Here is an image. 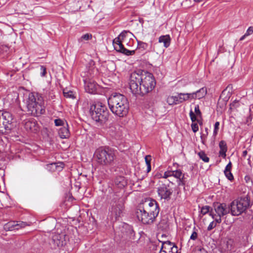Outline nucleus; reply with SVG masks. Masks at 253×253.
Listing matches in <instances>:
<instances>
[{
	"instance_id": "f257e3e1",
	"label": "nucleus",
	"mask_w": 253,
	"mask_h": 253,
	"mask_svg": "<svg viewBox=\"0 0 253 253\" xmlns=\"http://www.w3.org/2000/svg\"><path fill=\"white\" fill-rule=\"evenodd\" d=\"M129 85L133 95L143 96L153 90L156 85V81L152 74L139 71L131 74Z\"/></svg>"
},
{
	"instance_id": "f03ea898",
	"label": "nucleus",
	"mask_w": 253,
	"mask_h": 253,
	"mask_svg": "<svg viewBox=\"0 0 253 253\" xmlns=\"http://www.w3.org/2000/svg\"><path fill=\"white\" fill-rule=\"evenodd\" d=\"M112 112L119 117L126 116L128 112L129 103L127 98L120 93H114L108 99Z\"/></svg>"
},
{
	"instance_id": "7ed1b4c3",
	"label": "nucleus",
	"mask_w": 253,
	"mask_h": 253,
	"mask_svg": "<svg viewBox=\"0 0 253 253\" xmlns=\"http://www.w3.org/2000/svg\"><path fill=\"white\" fill-rule=\"evenodd\" d=\"M26 103L28 111L33 116H39L45 112L43 98L38 93H30Z\"/></svg>"
},
{
	"instance_id": "20e7f679",
	"label": "nucleus",
	"mask_w": 253,
	"mask_h": 253,
	"mask_svg": "<svg viewBox=\"0 0 253 253\" xmlns=\"http://www.w3.org/2000/svg\"><path fill=\"white\" fill-rule=\"evenodd\" d=\"M93 158L98 165L109 166L113 164L116 158V153L109 147H100L95 151Z\"/></svg>"
},
{
	"instance_id": "39448f33",
	"label": "nucleus",
	"mask_w": 253,
	"mask_h": 253,
	"mask_svg": "<svg viewBox=\"0 0 253 253\" xmlns=\"http://www.w3.org/2000/svg\"><path fill=\"white\" fill-rule=\"evenodd\" d=\"M91 118L100 124H104L109 118V112L105 105L101 103L92 104L89 109Z\"/></svg>"
},
{
	"instance_id": "423d86ee",
	"label": "nucleus",
	"mask_w": 253,
	"mask_h": 253,
	"mask_svg": "<svg viewBox=\"0 0 253 253\" xmlns=\"http://www.w3.org/2000/svg\"><path fill=\"white\" fill-rule=\"evenodd\" d=\"M250 206V199L247 196L238 198L229 205L230 213L233 216H239L247 211Z\"/></svg>"
},
{
	"instance_id": "0eeeda50",
	"label": "nucleus",
	"mask_w": 253,
	"mask_h": 253,
	"mask_svg": "<svg viewBox=\"0 0 253 253\" xmlns=\"http://www.w3.org/2000/svg\"><path fill=\"white\" fill-rule=\"evenodd\" d=\"M230 213L229 205L225 203L214 202L211 209L210 215L216 223H220L221 218Z\"/></svg>"
},
{
	"instance_id": "6e6552de",
	"label": "nucleus",
	"mask_w": 253,
	"mask_h": 253,
	"mask_svg": "<svg viewBox=\"0 0 253 253\" xmlns=\"http://www.w3.org/2000/svg\"><path fill=\"white\" fill-rule=\"evenodd\" d=\"M124 205L120 195H115L111 202L109 211L112 220H117L123 213Z\"/></svg>"
},
{
	"instance_id": "1a4fd4ad",
	"label": "nucleus",
	"mask_w": 253,
	"mask_h": 253,
	"mask_svg": "<svg viewBox=\"0 0 253 253\" xmlns=\"http://www.w3.org/2000/svg\"><path fill=\"white\" fill-rule=\"evenodd\" d=\"M136 215L139 221L145 224L152 223L155 220L154 216L150 214L140 205L136 211Z\"/></svg>"
},
{
	"instance_id": "9d476101",
	"label": "nucleus",
	"mask_w": 253,
	"mask_h": 253,
	"mask_svg": "<svg viewBox=\"0 0 253 253\" xmlns=\"http://www.w3.org/2000/svg\"><path fill=\"white\" fill-rule=\"evenodd\" d=\"M141 207L155 218L158 215L160 209L157 202L155 200L151 199L146 200Z\"/></svg>"
},
{
	"instance_id": "9b49d317",
	"label": "nucleus",
	"mask_w": 253,
	"mask_h": 253,
	"mask_svg": "<svg viewBox=\"0 0 253 253\" xmlns=\"http://www.w3.org/2000/svg\"><path fill=\"white\" fill-rule=\"evenodd\" d=\"M2 125L4 132H8L13 127L12 115L9 112L1 111Z\"/></svg>"
},
{
	"instance_id": "f8f14e48",
	"label": "nucleus",
	"mask_w": 253,
	"mask_h": 253,
	"mask_svg": "<svg viewBox=\"0 0 253 253\" xmlns=\"http://www.w3.org/2000/svg\"><path fill=\"white\" fill-rule=\"evenodd\" d=\"M65 235L63 233H54L52 235L49 244L52 249L61 247L66 244Z\"/></svg>"
},
{
	"instance_id": "ddd939ff",
	"label": "nucleus",
	"mask_w": 253,
	"mask_h": 253,
	"mask_svg": "<svg viewBox=\"0 0 253 253\" xmlns=\"http://www.w3.org/2000/svg\"><path fill=\"white\" fill-rule=\"evenodd\" d=\"M157 191L158 195L161 199H164L167 200H168L170 198V196L172 193V189L169 188V186H167L165 184L161 185L158 188Z\"/></svg>"
},
{
	"instance_id": "4468645a",
	"label": "nucleus",
	"mask_w": 253,
	"mask_h": 253,
	"mask_svg": "<svg viewBox=\"0 0 253 253\" xmlns=\"http://www.w3.org/2000/svg\"><path fill=\"white\" fill-rule=\"evenodd\" d=\"M27 225V223L23 221H11L5 224L3 228L6 231H12L18 230L21 228L25 227Z\"/></svg>"
},
{
	"instance_id": "2eb2a0df",
	"label": "nucleus",
	"mask_w": 253,
	"mask_h": 253,
	"mask_svg": "<svg viewBox=\"0 0 253 253\" xmlns=\"http://www.w3.org/2000/svg\"><path fill=\"white\" fill-rule=\"evenodd\" d=\"M84 89L86 92L90 94H95L99 85L97 83L91 79L84 80Z\"/></svg>"
},
{
	"instance_id": "dca6fc26",
	"label": "nucleus",
	"mask_w": 253,
	"mask_h": 253,
	"mask_svg": "<svg viewBox=\"0 0 253 253\" xmlns=\"http://www.w3.org/2000/svg\"><path fill=\"white\" fill-rule=\"evenodd\" d=\"M24 127L28 131L36 133L39 130V126L34 119L26 120L24 123Z\"/></svg>"
},
{
	"instance_id": "f3484780",
	"label": "nucleus",
	"mask_w": 253,
	"mask_h": 253,
	"mask_svg": "<svg viewBox=\"0 0 253 253\" xmlns=\"http://www.w3.org/2000/svg\"><path fill=\"white\" fill-rule=\"evenodd\" d=\"M108 132L112 137L116 139L120 137L122 134L120 126L117 124L111 125L109 128Z\"/></svg>"
},
{
	"instance_id": "a211bd4d",
	"label": "nucleus",
	"mask_w": 253,
	"mask_h": 253,
	"mask_svg": "<svg viewBox=\"0 0 253 253\" xmlns=\"http://www.w3.org/2000/svg\"><path fill=\"white\" fill-rule=\"evenodd\" d=\"M86 68L87 69V73L91 78L94 77L98 73V70L95 67V62L92 60L89 61L87 65Z\"/></svg>"
},
{
	"instance_id": "6ab92c4d",
	"label": "nucleus",
	"mask_w": 253,
	"mask_h": 253,
	"mask_svg": "<svg viewBox=\"0 0 253 253\" xmlns=\"http://www.w3.org/2000/svg\"><path fill=\"white\" fill-rule=\"evenodd\" d=\"M58 134L61 138L64 139L69 137L70 133L67 123H66L65 125L59 129Z\"/></svg>"
},
{
	"instance_id": "aec40b11",
	"label": "nucleus",
	"mask_w": 253,
	"mask_h": 253,
	"mask_svg": "<svg viewBox=\"0 0 253 253\" xmlns=\"http://www.w3.org/2000/svg\"><path fill=\"white\" fill-rule=\"evenodd\" d=\"M114 183L115 186L120 189L124 188L127 184L125 178L122 176L116 177L114 180Z\"/></svg>"
},
{
	"instance_id": "412c9836",
	"label": "nucleus",
	"mask_w": 253,
	"mask_h": 253,
	"mask_svg": "<svg viewBox=\"0 0 253 253\" xmlns=\"http://www.w3.org/2000/svg\"><path fill=\"white\" fill-rule=\"evenodd\" d=\"M206 87H202L196 92L192 93V99H200L203 98L207 94Z\"/></svg>"
},
{
	"instance_id": "4be33fe9",
	"label": "nucleus",
	"mask_w": 253,
	"mask_h": 253,
	"mask_svg": "<svg viewBox=\"0 0 253 253\" xmlns=\"http://www.w3.org/2000/svg\"><path fill=\"white\" fill-rule=\"evenodd\" d=\"M63 167V163H51L46 165V169L51 171H54L55 170L60 171Z\"/></svg>"
},
{
	"instance_id": "5701e85b",
	"label": "nucleus",
	"mask_w": 253,
	"mask_h": 253,
	"mask_svg": "<svg viewBox=\"0 0 253 253\" xmlns=\"http://www.w3.org/2000/svg\"><path fill=\"white\" fill-rule=\"evenodd\" d=\"M159 42L163 43L165 47H168L170 43V38L169 35L161 36L159 38Z\"/></svg>"
},
{
	"instance_id": "b1692460",
	"label": "nucleus",
	"mask_w": 253,
	"mask_h": 253,
	"mask_svg": "<svg viewBox=\"0 0 253 253\" xmlns=\"http://www.w3.org/2000/svg\"><path fill=\"white\" fill-rule=\"evenodd\" d=\"M166 246H169L171 253H175L177 252V247L170 241H168L163 242L162 244V249H166Z\"/></svg>"
},
{
	"instance_id": "393cba45",
	"label": "nucleus",
	"mask_w": 253,
	"mask_h": 253,
	"mask_svg": "<svg viewBox=\"0 0 253 253\" xmlns=\"http://www.w3.org/2000/svg\"><path fill=\"white\" fill-rule=\"evenodd\" d=\"M179 100L180 102H183L184 101L188 100H192V93H179Z\"/></svg>"
},
{
	"instance_id": "a878e982",
	"label": "nucleus",
	"mask_w": 253,
	"mask_h": 253,
	"mask_svg": "<svg viewBox=\"0 0 253 253\" xmlns=\"http://www.w3.org/2000/svg\"><path fill=\"white\" fill-rule=\"evenodd\" d=\"M219 146L220 148L219 154L221 156H223L224 157L226 156V152L227 151V146L226 142L221 140L220 141L219 143Z\"/></svg>"
},
{
	"instance_id": "bb28decb",
	"label": "nucleus",
	"mask_w": 253,
	"mask_h": 253,
	"mask_svg": "<svg viewBox=\"0 0 253 253\" xmlns=\"http://www.w3.org/2000/svg\"><path fill=\"white\" fill-rule=\"evenodd\" d=\"M171 176H173L175 178L178 179H182L185 177L184 173H183L180 169H177L175 170H171Z\"/></svg>"
},
{
	"instance_id": "cd10ccee",
	"label": "nucleus",
	"mask_w": 253,
	"mask_h": 253,
	"mask_svg": "<svg viewBox=\"0 0 253 253\" xmlns=\"http://www.w3.org/2000/svg\"><path fill=\"white\" fill-rule=\"evenodd\" d=\"M137 49L140 50L141 52H143L146 50L148 47V43L143 42L140 41H137Z\"/></svg>"
},
{
	"instance_id": "c85d7f7f",
	"label": "nucleus",
	"mask_w": 253,
	"mask_h": 253,
	"mask_svg": "<svg viewBox=\"0 0 253 253\" xmlns=\"http://www.w3.org/2000/svg\"><path fill=\"white\" fill-rule=\"evenodd\" d=\"M121 47L118 49V51L126 55H133L135 53V50H129L124 47L123 45H121Z\"/></svg>"
},
{
	"instance_id": "c756f323",
	"label": "nucleus",
	"mask_w": 253,
	"mask_h": 253,
	"mask_svg": "<svg viewBox=\"0 0 253 253\" xmlns=\"http://www.w3.org/2000/svg\"><path fill=\"white\" fill-rule=\"evenodd\" d=\"M211 207L209 206H203L201 208L200 212L203 215H205L207 213H208V212L210 213V212L211 211ZM210 214V213H209V214Z\"/></svg>"
},
{
	"instance_id": "7c9ffc66",
	"label": "nucleus",
	"mask_w": 253,
	"mask_h": 253,
	"mask_svg": "<svg viewBox=\"0 0 253 253\" xmlns=\"http://www.w3.org/2000/svg\"><path fill=\"white\" fill-rule=\"evenodd\" d=\"M198 156H199L200 158L202 159L204 162L208 163L209 162V158L207 157V155L205 154V153L201 151L198 153Z\"/></svg>"
},
{
	"instance_id": "2f4dec72",
	"label": "nucleus",
	"mask_w": 253,
	"mask_h": 253,
	"mask_svg": "<svg viewBox=\"0 0 253 253\" xmlns=\"http://www.w3.org/2000/svg\"><path fill=\"white\" fill-rule=\"evenodd\" d=\"M92 38V35L90 34L87 33L83 35L80 39H79V42H81L83 40L88 41Z\"/></svg>"
},
{
	"instance_id": "473e14b6",
	"label": "nucleus",
	"mask_w": 253,
	"mask_h": 253,
	"mask_svg": "<svg viewBox=\"0 0 253 253\" xmlns=\"http://www.w3.org/2000/svg\"><path fill=\"white\" fill-rule=\"evenodd\" d=\"M208 134V128H205V133H203L201 135V139L202 143L203 144H205V142L206 141L207 136Z\"/></svg>"
},
{
	"instance_id": "72a5a7b5",
	"label": "nucleus",
	"mask_w": 253,
	"mask_h": 253,
	"mask_svg": "<svg viewBox=\"0 0 253 253\" xmlns=\"http://www.w3.org/2000/svg\"><path fill=\"white\" fill-rule=\"evenodd\" d=\"M128 33H131L128 31H123L119 35V40L121 39L123 42L125 38L126 37L127 34Z\"/></svg>"
},
{
	"instance_id": "f704fd0d",
	"label": "nucleus",
	"mask_w": 253,
	"mask_h": 253,
	"mask_svg": "<svg viewBox=\"0 0 253 253\" xmlns=\"http://www.w3.org/2000/svg\"><path fill=\"white\" fill-rule=\"evenodd\" d=\"M224 173L226 178L230 181H232L234 179V176L231 171H224Z\"/></svg>"
},
{
	"instance_id": "c9c22d12",
	"label": "nucleus",
	"mask_w": 253,
	"mask_h": 253,
	"mask_svg": "<svg viewBox=\"0 0 253 253\" xmlns=\"http://www.w3.org/2000/svg\"><path fill=\"white\" fill-rule=\"evenodd\" d=\"M40 75L42 77H44L45 76L46 74V68L44 66H40Z\"/></svg>"
},
{
	"instance_id": "e433bc0d",
	"label": "nucleus",
	"mask_w": 253,
	"mask_h": 253,
	"mask_svg": "<svg viewBox=\"0 0 253 253\" xmlns=\"http://www.w3.org/2000/svg\"><path fill=\"white\" fill-rule=\"evenodd\" d=\"M54 123L56 126H64L65 125L63 120L60 119H57L54 120Z\"/></svg>"
},
{
	"instance_id": "4c0bfd02",
	"label": "nucleus",
	"mask_w": 253,
	"mask_h": 253,
	"mask_svg": "<svg viewBox=\"0 0 253 253\" xmlns=\"http://www.w3.org/2000/svg\"><path fill=\"white\" fill-rule=\"evenodd\" d=\"M64 96L66 98H75L74 95L72 91H63Z\"/></svg>"
},
{
	"instance_id": "58836bf2",
	"label": "nucleus",
	"mask_w": 253,
	"mask_h": 253,
	"mask_svg": "<svg viewBox=\"0 0 253 253\" xmlns=\"http://www.w3.org/2000/svg\"><path fill=\"white\" fill-rule=\"evenodd\" d=\"M219 122H215L214 125V130L213 132V135L214 136H216V135L217 134L218 129H219Z\"/></svg>"
},
{
	"instance_id": "ea45409f",
	"label": "nucleus",
	"mask_w": 253,
	"mask_h": 253,
	"mask_svg": "<svg viewBox=\"0 0 253 253\" xmlns=\"http://www.w3.org/2000/svg\"><path fill=\"white\" fill-rule=\"evenodd\" d=\"M177 185L179 186H184L185 185V177L182 178V179H180L177 180Z\"/></svg>"
},
{
	"instance_id": "a19ab883",
	"label": "nucleus",
	"mask_w": 253,
	"mask_h": 253,
	"mask_svg": "<svg viewBox=\"0 0 253 253\" xmlns=\"http://www.w3.org/2000/svg\"><path fill=\"white\" fill-rule=\"evenodd\" d=\"M122 42L123 41L121 39L119 40V37L114 40V43L116 44L119 46V49H120L121 47V45H123L122 44Z\"/></svg>"
},
{
	"instance_id": "79ce46f5",
	"label": "nucleus",
	"mask_w": 253,
	"mask_h": 253,
	"mask_svg": "<svg viewBox=\"0 0 253 253\" xmlns=\"http://www.w3.org/2000/svg\"><path fill=\"white\" fill-rule=\"evenodd\" d=\"M167 103L170 105H174L175 103L174 102V99L173 98V96H169L168 97L167 100Z\"/></svg>"
},
{
	"instance_id": "37998d69",
	"label": "nucleus",
	"mask_w": 253,
	"mask_h": 253,
	"mask_svg": "<svg viewBox=\"0 0 253 253\" xmlns=\"http://www.w3.org/2000/svg\"><path fill=\"white\" fill-rule=\"evenodd\" d=\"M217 223H216L215 221L211 222L208 226L207 230L208 231H211L216 226Z\"/></svg>"
},
{
	"instance_id": "c03bdc74",
	"label": "nucleus",
	"mask_w": 253,
	"mask_h": 253,
	"mask_svg": "<svg viewBox=\"0 0 253 253\" xmlns=\"http://www.w3.org/2000/svg\"><path fill=\"white\" fill-rule=\"evenodd\" d=\"M194 110H195V112L196 113V115L197 116H200V117L201 116V111L200 110L199 106L198 105H195V108H194Z\"/></svg>"
},
{
	"instance_id": "a18cd8bd",
	"label": "nucleus",
	"mask_w": 253,
	"mask_h": 253,
	"mask_svg": "<svg viewBox=\"0 0 253 253\" xmlns=\"http://www.w3.org/2000/svg\"><path fill=\"white\" fill-rule=\"evenodd\" d=\"M189 115H190V119H191L192 122H194L195 121H196V115L193 113V112L192 111V110H190Z\"/></svg>"
},
{
	"instance_id": "49530a36",
	"label": "nucleus",
	"mask_w": 253,
	"mask_h": 253,
	"mask_svg": "<svg viewBox=\"0 0 253 253\" xmlns=\"http://www.w3.org/2000/svg\"><path fill=\"white\" fill-rule=\"evenodd\" d=\"M191 127L194 132H196L199 130V126L197 123H192Z\"/></svg>"
},
{
	"instance_id": "de8ad7c7",
	"label": "nucleus",
	"mask_w": 253,
	"mask_h": 253,
	"mask_svg": "<svg viewBox=\"0 0 253 253\" xmlns=\"http://www.w3.org/2000/svg\"><path fill=\"white\" fill-rule=\"evenodd\" d=\"M232 242H233V241L231 240H229V241H227L226 246H227V251H230V250H232Z\"/></svg>"
},
{
	"instance_id": "09e8293b",
	"label": "nucleus",
	"mask_w": 253,
	"mask_h": 253,
	"mask_svg": "<svg viewBox=\"0 0 253 253\" xmlns=\"http://www.w3.org/2000/svg\"><path fill=\"white\" fill-rule=\"evenodd\" d=\"M145 161L146 162V166L151 165V156L150 155H147L145 156Z\"/></svg>"
},
{
	"instance_id": "8fccbe9b",
	"label": "nucleus",
	"mask_w": 253,
	"mask_h": 253,
	"mask_svg": "<svg viewBox=\"0 0 253 253\" xmlns=\"http://www.w3.org/2000/svg\"><path fill=\"white\" fill-rule=\"evenodd\" d=\"M253 33V26H250L248 28V29H247L245 34H246V35H247L248 36L252 35Z\"/></svg>"
},
{
	"instance_id": "3c124183",
	"label": "nucleus",
	"mask_w": 253,
	"mask_h": 253,
	"mask_svg": "<svg viewBox=\"0 0 253 253\" xmlns=\"http://www.w3.org/2000/svg\"><path fill=\"white\" fill-rule=\"evenodd\" d=\"M171 170H167L165 172L164 175L163 176V177L164 178H167L169 177H171Z\"/></svg>"
},
{
	"instance_id": "603ef678",
	"label": "nucleus",
	"mask_w": 253,
	"mask_h": 253,
	"mask_svg": "<svg viewBox=\"0 0 253 253\" xmlns=\"http://www.w3.org/2000/svg\"><path fill=\"white\" fill-rule=\"evenodd\" d=\"M197 237H198L197 233L196 231H194L192 232V233L190 236V239H191L192 240H195L197 239Z\"/></svg>"
},
{
	"instance_id": "864d4df0",
	"label": "nucleus",
	"mask_w": 253,
	"mask_h": 253,
	"mask_svg": "<svg viewBox=\"0 0 253 253\" xmlns=\"http://www.w3.org/2000/svg\"><path fill=\"white\" fill-rule=\"evenodd\" d=\"M232 169V164L230 162L226 166L225 169L224 171H231Z\"/></svg>"
},
{
	"instance_id": "5fc2aeb1",
	"label": "nucleus",
	"mask_w": 253,
	"mask_h": 253,
	"mask_svg": "<svg viewBox=\"0 0 253 253\" xmlns=\"http://www.w3.org/2000/svg\"><path fill=\"white\" fill-rule=\"evenodd\" d=\"M178 97H179L178 93L177 96H173V98H174V102H175V104H178L181 103V102H180Z\"/></svg>"
},
{
	"instance_id": "6e6d98bb",
	"label": "nucleus",
	"mask_w": 253,
	"mask_h": 253,
	"mask_svg": "<svg viewBox=\"0 0 253 253\" xmlns=\"http://www.w3.org/2000/svg\"><path fill=\"white\" fill-rule=\"evenodd\" d=\"M0 49L3 51L6 52L7 49H8V47L6 45H1L0 47Z\"/></svg>"
},
{
	"instance_id": "4d7b16f0",
	"label": "nucleus",
	"mask_w": 253,
	"mask_h": 253,
	"mask_svg": "<svg viewBox=\"0 0 253 253\" xmlns=\"http://www.w3.org/2000/svg\"><path fill=\"white\" fill-rule=\"evenodd\" d=\"M0 119H1V111H0ZM2 124H0V132L3 133V127Z\"/></svg>"
},
{
	"instance_id": "13d9d810",
	"label": "nucleus",
	"mask_w": 253,
	"mask_h": 253,
	"mask_svg": "<svg viewBox=\"0 0 253 253\" xmlns=\"http://www.w3.org/2000/svg\"><path fill=\"white\" fill-rule=\"evenodd\" d=\"M151 165H147V172H149V171H151Z\"/></svg>"
},
{
	"instance_id": "bf43d9fd",
	"label": "nucleus",
	"mask_w": 253,
	"mask_h": 253,
	"mask_svg": "<svg viewBox=\"0 0 253 253\" xmlns=\"http://www.w3.org/2000/svg\"><path fill=\"white\" fill-rule=\"evenodd\" d=\"M247 36H247V35H246V34H245L243 36H242V37H241V38H240V41H243V40H244L246 38V37H247Z\"/></svg>"
},
{
	"instance_id": "052dcab7",
	"label": "nucleus",
	"mask_w": 253,
	"mask_h": 253,
	"mask_svg": "<svg viewBox=\"0 0 253 253\" xmlns=\"http://www.w3.org/2000/svg\"><path fill=\"white\" fill-rule=\"evenodd\" d=\"M164 249H162V247L161 248V249L160 251V253H167V251L166 250H163Z\"/></svg>"
},
{
	"instance_id": "680f3d73",
	"label": "nucleus",
	"mask_w": 253,
	"mask_h": 253,
	"mask_svg": "<svg viewBox=\"0 0 253 253\" xmlns=\"http://www.w3.org/2000/svg\"><path fill=\"white\" fill-rule=\"evenodd\" d=\"M247 153H248L247 151H246V150L244 151L243 152V156L246 157V156L247 155Z\"/></svg>"
},
{
	"instance_id": "e2e57ef3",
	"label": "nucleus",
	"mask_w": 253,
	"mask_h": 253,
	"mask_svg": "<svg viewBox=\"0 0 253 253\" xmlns=\"http://www.w3.org/2000/svg\"><path fill=\"white\" fill-rule=\"evenodd\" d=\"M227 90V88H226L225 89H224L222 92V93H221V96H223V95L225 94L226 93V92Z\"/></svg>"
},
{
	"instance_id": "0e129e2a",
	"label": "nucleus",
	"mask_w": 253,
	"mask_h": 253,
	"mask_svg": "<svg viewBox=\"0 0 253 253\" xmlns=\"http://www.w3.org/2000/svg\"><path fill=\"white\" fill-rule=\"evenodd\" d=\"M199 253H208L207 252L204 250H200Z\"/></svg>"
},
{
	"instance_id": "69168bd1",
	"label": "nucleus",
	"mask_w": 253,
	"mask_h": 253,
	"mask_svg": "<svg viewBox=\"0 0 253 253\" xmlns=\"http://www.w3.org/2000/svg\"><path fill=\"white\" fill-rule=\"evenodd\" d=\"M165 250H170V248H169V246H166V249H164Z\"/></svg>"
},
{
	"instance_id": "338daca9",
	"label": "nucleus",
	"mask_w": 253,
	"mask_h": 253,
	"mask_svg": "<svg viewBox=\"0 0 253 253\" xmlns=\"http://www.w3.org/2000/svg\"><path fill=\"white\" fill-rule=\"evenodd\" d=\"M2 119H0V124H2Z\"/></svg>"
},
{
	"instance_id": "774afa93",
	"label": "nucleus",
	"mask_w": 253,
	"mask_h": 253,
	"mask_svg": "<svg viewBox=\"0 0 253 253\" xmlns=\"http://www.w3.org/2000/svg\"><path fill=\"white\" fill-rule=\"evenodd\" d=\"M228 93L229 94V95H230V92L229 91H228Z\"/></svg>"
}]
</instances>
